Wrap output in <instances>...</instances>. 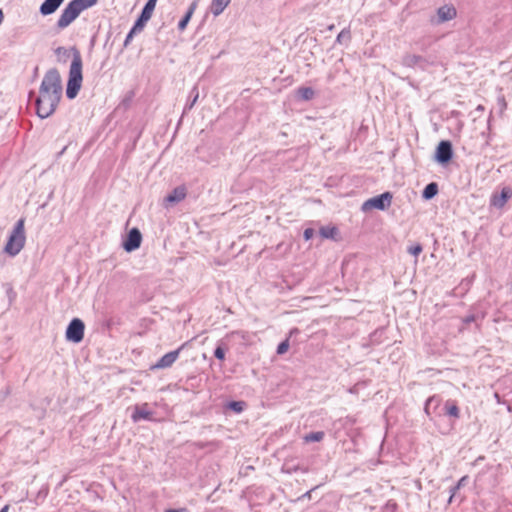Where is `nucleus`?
Returning <instances> with one entry per match:
<instances>
[{
    "instance_id": "obj_25",
    "label": "nucleus",
    "mask_w": 512,
    "mask_h": 512,
    "mask_svg": "<svg viewBox=\"0 0 512 512\" xmlns=\"http://www.w3.org/2000/svg\"><path fill=\"white\" fill-rule=\"evenodd\" d=\"M299 96L304 100H310L314 96V91L310 87H301L298 90Z\"/></svg>"
},
{
    "instance_id": "obj_10",
    "label": "nucleus",
    "mask_w": 512,
    "mask_h": 512,
    "mask_svg": "<svg viewBox=\"0 0 512 512\" xmlns=\"http://www.w3.org/2000/svg\"><path fill=\"white\" fill-rule=\"evenodd\" d=\"M185 344L180 346L178 349L168 352L165 355H163L158 362L154 365V368L156 369H165L168 367H171L174 362L178 359L180 351L183 349Z\"/></svg>"
},
{
    "instance_id": "obj_16",
    "label": "nucleus",
    "mask_w": 512,
    "mask_h": 512,
    "mask_svg": "<svg viewBox=\"0 0 512 512\" xmlns=\"http://www.w3.org/2000/svg\"><path fill=\"white\" fill-rule=\"evenodd\" d=\"M144 25H145V22L142 21L141 19L138 18L136 20L133 27L131 28V30L129 31V33L127 34V36L125 38L124 47H127L131 43V41L136 33L141 32L143 30Z\"/></svg>"
},
{
    "instance_id": "obj_27",
    "label": "nucleus",
    "mask_w": 512,
    "mask_h": 512,
    "mask_svg": "<svg viewBox=\"0 0 512 512\" xmlns=\"http://www.w3.org/2000/svg\"><path fill=\"white\" fill-rule=\"evenodd\" d=\"M228 407L236 413H240L244 410L245 402L243 401H232L228 404Z\"/></svg>"
},
{
    "instance_id": "obj_6",
    "label": "nucleus",
    "mask_w": 512,
    "mask_h": 512,
    "mask_svg": "<svg viewBox=\"0 0 512 512\" xmlns=\"http://www.w3.org/2000/svg\"><path fill=\"white\" fill-rule=\"evenodd\" d=\"M401 63L406 67L413 68L418 66L424 70L428 66L435 65L436 60L432 57H423L420 55L407 53L402 57Z\"/></svg>"
},
{
    "instance_id": "obj_17",
    "label": "nucleus",
    "mask_w": 512,
    "mask_h": 512,
    "mask_svg": "<svg viewBox=\"0 0 512 512\" xmlns=\"http://www.w3.org/2000/svg\"><path fill=\"white\" fill-rule=\"evenodd\" d=\"M156 3H157V0H148L142 9L139 19H141L142 21H144L146 23L151 18L152 13L155 9Z\"/></svg>"
},
{
    "instance_id": "obj_28",
    "label": "nucleus",
    "mask_w": 512,
    "mask_h": 512,
    "mask_svg": "<svg viewBox=\"0 0 512 512\" xmlns=\"http://www.w3.org/2000/svg\"><path fill=\"white\" fill-rule=\"evenodd\" d=\"M497 106L500 110V113H503L506 110L507 103H506L504 96L501 95L497 98Z\"/></svg>"
},
{
    "instance_id": "obj_7",
    "label": "nucleus",
    "mask_w": 512,
    "mask_h": 512,
    "mask_svg": "<svg viewBox=\"0 0 512 512\" xmlns=\"http://www.w3.org/2000/svg\"><path fill=\"white\" fill-rule=\"evenodd\" d=\"M85 325L79 318H74L66 329V339L73 343H80L84 338Z\"/></svg>"
},
{
    "instance_id": "obj_37",
    "label": "nucleus",
    "mask_w": 512,
    "mask_h": 512,
    "mask_svg": "<svg viewBox=\"0 0 512 512\" xmlns=\"http://www.w3.org/2000/svg\"><path fill=\"white\" fill-rule=\"evenodd\" d=\"M3 19H4V14H3L2 10L0 9V24L2 23Z\"/></svg>"
},
{
    "instance_id": "obj_4",
    "label": "nucleus",
    "mask_w": 512,
    "mask_h": 512,
    "mask_svg": "<svg viewBox=\"0 0 512 512\" xmlns=\"http://www.w3.org/2000/svg\"><path fill=\"white\" fill-rule=\"evenodd\" d=\"M25 220L23 218L19 219L11 234L8 237V241L4 246V252L11 257H15L20 251L23 249L25 245V229H24Z\"/></svg>"
},
{
    "instance_id": "obj_39",
    "label": "nucleus",
    "mask_w": 512,
    "mask_h": 512,
    "mask_svg": "<svg viewBox=\"0 0 512 512\" xmlns=\"http://www.w3.org/2000/svg\"><path fill=\"white\" fill-rule=\"evenodd\" d=\"M312 491H313V489H312V490H310V491H308V492H306V493L304 494V496H303V497H308V498H310V496H311V492H312Z\"/></svg>"
},
{
    "instance_id": "obj_30",
    "label": "nucleus",
    "mask_w": 512,
    "mask_h": 512,
    "mask_svg": "<svg viewBox=\"0 0 512 512\" xmlns=\"http://www.w3.org/2000/svg\"><path fill=\"white\" fill-rule=\"evenodd\" d=\"M214 356L219 359V360H223L225 358V351L224 349L222 348L221 345H218L214 351Z\"/></svg>"
},
{
    "instance_id": "obj_11",
    "label": "nucleus",
    "mask_w": 512,
    "mask_h": 512,
    "mask_svg": "<svg viewBox=\"0 0 512 512\" xmlns=\"http://www.w3.org/2000/svg\"><path fill=\"white\" fill-rule=\"evenodd\" d=\"M186 195H187V189L185 186L181 185V186L174 188L171 191V193H169L165 197V202L167 204H176V203H179L182 200H184Z\"/></svg>"
},
{
    "instance_id": "obj_21",
    "label": "nucleus",
    "mask_w": 512,
    "mask_h": 512,
    "mask_svg": "<svg viewBox=\"0 0 512 512\" xmlns=\"http://www.w3.org/2000/svg\"><path fill=\"white\" fill-rule=\"evenodd\" d=\"M320 235L326 239H335L338 229L334 226H324L320 228Z\"/></svg>"
},
{
    "instance_id": "obj_33",
    "label": "nucleus",
    "mask_w": 512,
    "mask_h": 512,
    "mask_svg": "<svg viewBox=\"0 0 512 512\" xmlns=\"http://www.w3.org/2000/svg\"><path fill=\"white\" fill-rule=\"evenodd\" d=\"M305 240H310L314 236V230L312 228H306L303 233Z\"/></svg>"
},
{
    "instance_id": "obj_40",
    "label": "nucleus",
    "mask_w": 512,
    "mask_h": 512,
    "mask_svg": "<svg viewBox=\"0 0 512 512\" xmlns=\"http://www.w3.org/2000/svg\"><path fill=\"white\" fill-rule=\"evenodd\" d=\"M483 109H484V107H483L482 105H479V106L477 107V110H483Z\"/></svg>"
},
{
    "instance_id": "obj_32",
    "label": "nucleus",
    "mask_w": 512,
    "mask_h": 512,
    "mask_svg": "<svg viewBox=\"0 0 512 512\" xmlns=\"http://www.w3.org/2000/svg\"><path fill=\"white\" fill-rule=\"evenodd\" d=\"M408 252L417 257L422 252V246L419 244L412 246L408 249Z\"/></svg>"
},
{
    "instance_id": "obj_15",
    "label": "nucleus",
    "mask_w": 512,
    "mask_h": 512,
    "mask_svg": "<svg viewBox=\"0 0 512 512\" xmlns=\"http://www.w3.org/2000/svg\"><path fill=\"white\" fill-rule=\"evenodd\" d=\"M437 15L440 22H445L454 19L457 12L453 6L444 5L438 9Z\"/></svg>"
},
{
    "instance_id": "obj_23",
    "label": "nucleus",
    "mask_w": 512,
    "mask_h": 512,
    "mask_svg": "<svg viewBox=\"0 0 512 512\" xmlns=\"http://www.w3.org/2000/svg\"><path fill=\"white\" fill-rule=\"evenodd\" d=\"M468 480V476H463L455 486H453L451 489H450V498L448 500V503H451L452 502V499L453 497L455 496L456 492L462 488L463 486H465L466 482Z\"/></svg>"
},
{
    "instance_id": "obj_3",
    "label": "nucleus",
    "mask_w": 512,
    "mask_h": 512,
    "mask_svg": "<svg viewBox=\"0 0 512 512\" xmlns=\"http://www.w3.org/2000/svg\"><path fill=\"white\" fill-rule=\"evenodd\" d=\"M98 0H72L62 11L57 27L64 29L68 27L85 9L94 6Z\"/></svg>"
},
{
    "instance_id": "obj_9",
    "label": "nucleus",
    "mask_w": 512,
    "mask_h": 512,
    "mask_svg": "<svg viewBox=\"0 0 512 512\" xmlns=\"http://www.w3.org/2000/svg\"><path fill=\"white\" fill-rule=\"evenodd\" d=\"M142 242V234L138 228H132L123 243L125 251L132 252L138 249Z\"/></svg>"
},
{
    "instance_id": "obj_35",
    "label": "nucleus",
    "mask_w": 512,
    "mask_h": 512,
    "mask_svg": "<svg viewBox=\"0 0 512 512\" xmlns=\"http://www.w3.org/2000/svg\"><path fill=\"white\" fill-rule=\"evenodd\" d=\"M165 512H186V509H180V510H177V509H168V510H166Z\"/></svg>"
},
{
    "instance_id": "obj_18",
    "label": "nucleus",
    "mask_w": 512,
    "mask_h": 512,
    "mask_svg": "<svg viewBox=\"0 0 512 512\" xmlns=\"http://www.w3.org/2000/svg\"><path fill=\"white\" fill-rule=\"evenodd\" d=\"M230 0H212L210 5L211 13L214 16H219L225 8L229 5Z\"/></svg>"
},
{
    "instance_id": "obj_22",
    "label": "nucleus",
    "mask_w": 512,
    "mask_h": 512,
    "mask_svg": "<svg viewBox=\"0 0 512 512\" xmlns=\"http://www.w3.org/2000/svg\"><path fill=\"white\" fill-rule=\"evenodd\" d=\"M325 433L323 431L311 432L303 437L304 442H320L324 439Z\"/></svg>"
},
{
    "instance_id": "obj_2",
    "label": "nucleus",
    "mask_w": 512,
    "mask_h": 512,
    "mask_svg": "<svg viewBox=\"0 0 512 512\" xmlns=\"http://www.w3.org/2000/svg\"><path fill=\"white\" fill-rule=\"evenodd\" d=\"M69 52L72 53V62L69 69V77L66 87V96L69 99H74L82 85V57L79 52V50L76 47H72L70 50L66 49L65 47H58L55 50V53L60 56H68Z\"/></svg>"
},
{
    "instance_id": "obj_1",
    "label": "nucleus",
    "mask_w": 512,
    "mask_h": 512,
    "mask_svg": "<svg viewBox=\"0 0 512 512\" xmlns=\"http://www.w3.org/2000/svg\"><path fill=\"white\" fill-rule=\"evenodd\" d=\"M62 96V80L56 68L49 69L41 82L39 95L35 100L36 113L41 119L50 117L56 110Z\"/></svg>"
},
{
    "instance_id": "obj_36",
    "label": "nucleus",
    "mask_w": 512,
    "mask_h": 512,
    "mask_svg": "<svg viewBox=\"0 0 512 512\" xmlns=\"http://www.w3.org/2000/svg\"><path fill=\"white\" fill-rule=\"evenodd\" d=\"M8 509H9L8 505H5V506L0 510V512H8Z\"/></svg>"
},
{
    "instance_id": "obj_14",
    "label": "nucleus",
    "mask_w": 512,
    "mask_h": 512,
    "mask_svg": "<svg viewBox=\"0 0 512 512\" xmlns=\"http://www.w3.org/2000/svg\"><path fill=\"white\" fill-rule=\"evenodd\" d=\"M64 0H45L40 6V13L44 16L53 14Z\"/></svg>"
},
{
    "instance_id": "obj_19",
    "label": "nucleus",
    "mask_w": 512,
    "mask_h": 512,
    "mask_svg": "<svg viewBox=\"0 0 512 512\" xmlns=\"http://www.w3.org/2000/svg\"><path fill=\"white\" fill-rule=\"evenodd\" d=\"M196 7H197V2L196 1H194V2H192L190 4L186 14L184 15V17L178 23V29L180 31H183L187 27V25H188L192 15H193V13H194Z\"/></svg>"
},
{
    "instance_id": "obj_12",
    "label": "nucleus",
    "mask_w": 512,
    "mask_h": 512,
    "mask_svg": "<svg viewBox=\"0 0 512 512\" xmlns=\"http://www.w3.org/2000/svg\"><path fill=\"white\" fill-rule=\"evenodd\" d=\"M512 197V190L509 187H504L500 194H495L491 198V205L502 208L508 199Z\"/></svg>"
},
{
    "instance_id": "obj_34",
    "label": "nucleus",
    "mask_w": 512,
    "mask_h": 512,
    "mask_svg": "<svg viewBox=\"0 0 512 512\" xmlns=\"http://www.w3.org/2000/svg\"><path fill=\"white\" fill-rule=\"evenodd\" d=\"M474 320H475L474 315H470V316H467V317L464 319V322H465L466 324H468V323L473 322Z\"/></svg>"
},
{
    "instance_id": "obj_8",
    "label": "nucleus",
    "mask_w": 512,
    "mask_h": 512,
    "mask_svg": "<svg viewBox=\"0 0 512 512\" xmlns=\"http://www.w3.org/2000/svg\"><path fill=\"white\" fill-rule=\"evenodd\" d=\"M453 156L452 144L448 140H442L435 150L434 159L441 165H445L450 162Z\"/></svg>"
},
{
    "instance_id": "obj_13",
    "label": "nucleus",
    "mask_w": 512,
    "mask_h": 512,
    "mask_svg": "<svg viewBox=\"0 0 512 512\" xmlns=\"http://www.w3.org/2000/svg\"><path fill=\"white\" fill-rule=\"evenodd\" d=\"M152 412L148 410V404L145 403L142 406H135L134 411L131 415L133 422H138L140 420H150L152 417Z\"/></svg>"
},
{
    "instance_id": "obj_26",
    "label": "nucleus",
    "mask_w": 512,
    "mask_h": 512,
    "mask_svg": "<svg viewBox=\"0 0 512 512\" xmlns=\"http://www.w3.org/2000/svg\"><path fill=\"white\" fill-rule=\"evenodd\" d=\"M351 38L350 30L349 29H343L337 36L336 42L339 44H343L344 42L349 41Z\"/></svg>"
},
{
    "instance_id": "obj_24",
    "label": "nucleus",
    "mask_w": 512,
    "mask_h": 512,
    "mask_svg": "<svg viewBox=\"0 0 512 512\" xmlns=\"http://www.w3.org/2000/svg\"><path fill=\"white\" fill-rule=\"evenodd\" d=\"M191 95L193 96L192 100H190V102H188L185 107H184V113H186L187 111L191 110L193 108V106L195 105V103L197 102L198 98H199V91H198V88L196 86L193 87L192 91H191Z\"/></svg>"
},
{
    "instance_id": "obj_29",
    "label": "nucleus",
    "mask_w": 512,
    "mask_h": 512,
    "mask_svg": "<svg viewBox=\"0 0 512 512\" xmlns=\"http://www.w3.org/2000/svg\"><path fill=\"white\" fill-rule=\"evenodd\" d=\"M288 348H289V342H288V340H285L278 345L277 353L280 355L284 354L288 351Z\"/></svg>"
},
{
    "instance_id": "obj_31",
    "label": "nucleus",
    "mask_w": 512,
    "mask_h": 512,
    "mask_svg": "<svg viewBox=\"0 0 512 512\" xmlns=\"http://www.w3.org/2000/svg\"><path fill=\"white\" fill-rule=\"evenodd\" d=\"M447 414L453 417L459 416V409L455 404H452L447 408Z\"/></svg>"
},
{
    "instance_id": "obj_5",
    "label": "nucleus",
    "mask_w": 512,
    "mask_h": 512,
    "mask_svg": "<svg viewBox=\"0 0 512 512\" xmlns=\"http://www.w3.org/2000/svg\"><path fill=\"white\" fill-rule=\"evenodd\" d=\"M392 198L393 196L390 192H384L378 196L372 197L362 204V211L366 212L371 209L385 210L390 207Z\"/></svg>"
},
{
    "instance_id": "obj_38",
    "label": "nucleus",
    "mask_w": 512,
    "mask_h": 512,
    "mask_svg": "<svg viewBox=\"0 0 512 512\" xmlns=\"http://www.w3.org/2000/svg\"><path fill=\"white\" fill-rule=\"evenodd\" d=\"M334 28H335L334 24H331V25H329V26L327 27V30H328V31H333V30H334Z\"/></svg>"
},
{
    "instance_id": "obj_20",
    "label": "nucleus",
    "mask_w": 512,
    "mask_h": 512,
    "mask_svg": "<svg viewBox=\"0 0 512 512\" xmlns=\"http://www.w3.org/2000/svg\"><path fill=\"white\" fill-rule=\"evenodd\" d=\"M438 193V184L436 182H431L426 185L422 192V197L425 200H430L434 198Z\"/></svg>"
}]
</instances>
